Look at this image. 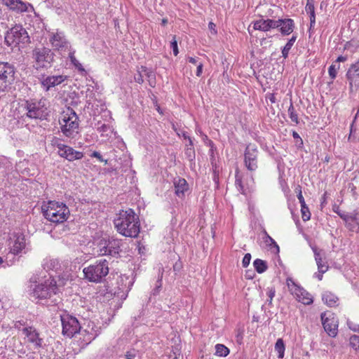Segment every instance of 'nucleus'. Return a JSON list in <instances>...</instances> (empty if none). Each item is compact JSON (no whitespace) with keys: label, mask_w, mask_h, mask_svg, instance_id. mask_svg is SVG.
I'll return each mask as SVG.
<instances>
[{"label":"nucleus","mask_w":359,"mask_h":359,"mask_svg":"<svg viewBox=\"0 0 359 359\" xmlns=\"http://www.w3.org/2000/svg\"><path fill=\"white\" fill-rule=\"evenodd\" d=\"M114 224L116 231L126 237L136 238L140 231L139 217L132 209L121 210Z\"/></svg>","instance_id":"f257e3e1"},{"label":"nucleus","mask_w":359,"mask_h":359,"mask_svg":"<svg viewBox=\"0 0 359 359\" xmlns=\"http://www.w3.org/2000/svg\"><path fill=\"white\" fill-rule=\"evenodd\" d=\"M46 219L54 223H62L69 216V208L63 203L50 201L42 206Z\"/></svg>","instance_id":"f03ea898"},{"label":"nucleus","mask_w":359,"mask_h":359,"mask_svg":"<svg viewBox=\"0 0 359 359\" xmlns=\"http://www.w3.org/2000/svg\"><path fill=\"white\" fill-rule=\"evenodd\" d=\"M22 107L25 110L24 116L30 119H46L49 114L48 102L46 99L25 100Z\"/></svg>","instance_id":"7ed1b4c3"},{"label":"nucleus","mask_w":359,"mask_h":359,"mask_svg":"<svg viewBox=\"0 0 359 359\" xmlns=\"http://www.w3.org/2000/svg\"><path fill=\"white\" fill-rule=\"evenodd\" d=\"M109 262L105 259L97 260L83 270L85 278L92 283H102L108 275Z\"/></svg>","instance_id":"20e7f679"},{"label":"nucleus","mask_w":359,"mask_h":359,"mask_svg":"<svg viewBox=\"0 0 359 359\" xmlns=\"http://www.w3.org/2000/svg\"><path fill=\"white\" fill-rule=\"evenodd\" d=\"M59 123L62 133L67 137H73L78 133L79 118L73 109L67 107L62 111Z\"/></svg>","instance_id":"39448f33"},{"label":"nucleus","mask_w":359,"mask_h":359,"mask_svg":"<svg viewBox=\"0 0 359 359\" xmlns=\"http://www.w3.org/2000/svg\"><path fill=\"white\" fill-rule=\"evenodd\" d=\"M5 41L8 46L25 44L29 41V36L22 25H15L7 31Z\"/></svg>","instance_id":"423d86ee"},{"label":"nucleus","mask_w":359,"mask_h":359,"mask_svg":"<svg viewBox=\"0 0 359 359\" xmlns=\"http://www.w3.org/2000/svg\"><path fill=\"white\" fill-rule=\"evenodd\" d=\"M57 290L56 282L53 279L47 280L43 284L34 285L31 295L35 299H43L55 294Z\"/></svg>","instance_id":"0eeeda50"},{"label":"nucleus","mask_w":359,"mask_h":359,"mask_svg":"<svg viewBox=\"0 0 359 359\" xmlns=\"http://www.w3.org/2000/svg\"><path fill=\"white\" fill-rule=\"evenodd\" d=\"M286 284L290 293L294 296L296 299L305 305H309L313 303L311 295L303 287L298 285L292 278H287Z\"/></svg>","instance_id":"6e6552de"},{"label":"nucleus","mask_w":359,"mask_h":359,"mask_svg":"<svg viewBox=\"0 0 359 359\" xmlns=\"http://www.w3.org/2000/svg\"><path fill=\"white\" fill-rule=\"evenodd\" d=\"M33 58L37 68H43L50 66L53 62L54 54L50 49L45 47L36 48L32 52Z\"/></svg>","instance_id":"1a4fd4ad"},{"label":"nucleus","mask_w":359,"mask_h":359,"mask_svg":"<svg viewBox=\"0 0 359 359\" xmlns=\"http://www.w3.org/2000/svg\"><path fill=\"white\" fill-rule=\"evenodd\" d=\"M62 334L68 337H72L81 330V325L77 318L68 313H64L60 316Z\"/></svg>","instance_id":"9d476101"},{"label":"nucleus","mask_w":359,"mask_h":359,"mask_svg":"<svg viewBox=\"0 0 359 359\" xmlns=\"http://www.w3.org/2000/svg\"><path fill=\"white\" fill-rule=\"evenodd\" d=\"M15 68L8 62H0V92H4L14 81Z\"/></svg>","instance_id":"9b49d317"},{"label":"nucleus","mask_w":359,"mask_h":359,"mask_svg":"<svg viewBox=\"0 0 359 359\" xmlns=\"http://www.w3.org/2000/svg\"><path fill=\"white\" fill-rule=\"evenodd\" d=\"M258 150L255 144H248L244 154L245 165L250 171H255L257 168Z\"/></svg>","instance_id":"f8f14e48"},{"label":"nucleus","mask_w":359,"mask_h":359,"mask_svg":"<svg viewBox=\"0 0 359 359\" xmlns=\"http://www.w3.org/2000/svg\"><path fill=\"white\" fill-rule=\"evenodd\" d=\"M320 317L325 332L332 337H336L338 331V324L333 314L322 313Z\"/></svg>","instance_id":"ddd939ff"},{"label":"nucleus","mask_w":359,"mask_h":359,"mask_svg":"<svg viewBox=\"0 0 359 359\" xmlns=\"http://www.w3.org/2000/svg\"><path fill=\"white\" fill-rule=\"evenodd\" d=\"M350 91H353L359 87V60L352 64L346 74Z\"/></svg>","instance_id":"4468645a"},{"label":"nucleus","mask_w":359,"mask_h":359,"mask_svg":"<svg viewBox=\"0 0 359 359\" xmlns=\"http://www.w3.org/2000/svg\"><path fill=\"white\" fill-rule=\"evenodd\" d=\"M49 41L53 48L57 50H62L68 47V41L65 38L64 32L57 29L55 32L49 34Z\"/></svg>","instance_id":"2eb2a0df"},{"label":"nucleus","mask_w":359,"mask_h":359,"mask_svg":"<svg viewBox=\"0 0 359 359\" xmlns=\"http://www.w3.org/2000/svg\"><path fill=\"white\" fill-rule=\"evenodd\" d=\"M58 154L60 156L66 158L69 161L79 160L83 157L81 151L74 150L72 147L65 144H58Z\"/></svg>","instance_id":"dca6fc26"},{"label":"nucleus","mask_w":359,"mask_h":359,"mask_svg":"<svg viewBox=\"0 0 359 359\" xmlns=\"http://www.w3.org/2000/svg\"><path fill=\"white\" fill-rule=\"evenodd\" d=\"M22 332L27 341L32 344L35 348H41L43 343V339L40 337L39 333L32 326L25 327L22 328Z\"/></svg>","instance_id":"f3484780"},{"label":"nucleus","mask_w":359,"mask_h":359,"mask_svg":"<svg viewBox=\"0 0 359 359\" xmlns=\"http://www.w3.org/2000/svg\"><path fill=\"white\" fill-rule=\"evenodd\" d=\"M25 238L22 233H13L10 238L11 252L18 255L25 248Z\"/></svg>","instance_id":"a211bd4d"},{"label":"nucleus","mask_w":359,"mask_h":359,"mask_svg":"<svg viewBox=\"0 0 359 359\" xmlns=\"http://www.w3.org/2000/svg\"><path fill=\"white\" fill-rule=\"evenodd\" d=\"M276 28H278L283 36L290 35L293 32L294 29V22L291 18H283L276 20Z\"/></svg>","instance_id":"6ab92c4d"},{"label":"nucleus","mask_w":359,"mask_h":359,"mask_svg":"<svg viewBox=\"0 0 359 359\" xmlns=\"http://www.w3.org/2000/svg\"><path fill=\"white\" fill-rule=\"evenodd\" d=\"M67 76H48L42 79L41 83L43 88L46 90H49L51 88L60 85L67 79Z\"/></svg>","instance_id":"aec40b11"},{"label":"nucleus","mask_w":359,"mask_h":359,"mask_svg":"<svg viewBox=\"0 0 359 359\" xmlns=\"http://www.w3.org/2000/svg\"><path fill=\"white\" fill-rule=\"evenodd\" d=\"M253 29L255 30H259L262 32H268L271 29H275L277 24L275 20L261 18L258 20L252 22Z\"/></svg>","instance_id":"412c9836"},{"label":"nucleus","mask_w":359,"mask_h":359,"mask_svg":"<svg viewBox=\"0 0 359 359\" xmlns=\"http://www.w3.org/2000/svg\"><path fill=\"white\" fill-rule=\"evenodd\" d=\"M173 183L175 194L180 198H183L185 192L187 191L189 189V185L186 180L180 177L175 178Z\"/></svg>","instance_id":"4be33fe9"},{"label":"nucleus","mask_w":359,"mask_h":359,"mask_svg":"<svg viewBox=\"0 0 359 359\" xmlns=\"http://www.w3.org/2000/svg\"><path fill=\"white\" fill-rule=\"evenodd\" d=\"M108 245L109 255L116 257L119 255L121 251V247L122 245L121 240L114 238L113 237L107 239Z\"/></svg>","instance_id":"5701e85b"},{"label":"nucleus","mask_w":359,"mask_h":359,"mask_svg":"<svg viewBox=\"0 0 359 359\" xmlns=\"http://www.w3.org/2000/svg\"><path fill=\"white\" fill-rule=\"evenodd\" d=\"M3 2L11 9L18 12L27 11V7L26 4L20 0H2Z\"/></svg>","instance_id":"b1692460"},{"label":"nucleus","mask_w":359,"mask_h":359,"mask_svg":"<svg viewBox=\"0 0 359 359\" xmlns=\"http://www.w3.org/2000/svg\"><path fill=\"white\" fill-rule=\"evenodd\" d=\"M346 226L351 231L359 229V214L358 212L350 213V216L346 219Z\"/></svg>","instance_id":"393cba45"},{"label":"nucleus","mask_w":359,"mask_h":359,"mask_svg":"<svg viewBox=\"0 0 359 359\" xmlns=\"http://www.w3.org/2000/svg\"><path fill=\"white\" fill-rule=\"evenodd\" d=\"M323 302L330 307L337 306L339 298L332 292L326 291L322 295Z\"/></svg>","instance_id":"a878e982"},{"label":"nucleus","mask_w":359,"mask_h":359,"mask_svg":"<svg viewBox=\"0 0 359 359\" xmlns=\"http://www.w3.org/2000/svg\"><path fill=\"white\" fill-rule=\"evenodd\" d=\"M97 252L100 256L109 255L107 241L105 238H102L99 241L97 245Z\"/></svg>","instance_id":"bb28decb"},{"label":"nucleus","mask_w":359,"mask_h":359,"mask_svg":"<svg viewBox=\"0 0 359 359\" xmlns=\"http://www.w3.org/2000/svg\"><path fill=\"white\" fill-rule=\"evenodd\" d=\"M185 156L190 161H192L195 159V150L192 139H189V144H186V149L184 151Z\"/></svg>","instance_id":"cd10ccee"},{"label":"nucleus","mask_w":359,"mask_h":359,"mask_svg":"<svg viewBox=\"0 0 359 359\" xmlns=\"http://www.w3.org/2000/svg\"><path fill=\"white\" fill-rule=\"evenodd\" d=\"M285 346L283 339H278L275 344V351L278 353V358H283L285 355Z\"/></svg>","instance_id":"c85d7f7f"},{"label":"nucleus","mask_w":359,"mask_h":359,"mask_svg":"<svg viewBox=\"0 0 359 359\" xmlns=\"http://www.w3.org/2000/svg\"><path fill=\"white\" fill-rule=\"evenodd\" d=\"M253 266L256 271L259 273H264L267 269L266 262L260 259H256L253 262Z\"/></svg>","instance_id":"c756f323"},{"label":"nucleus","mask_w":359,"mask_h":359,"mask_svg":"<svg viewBox=\"0 0 359 359\" xmlns=\"http://www.w3.org/2000/svg\"><path fill=\"white\" fill-rule=\"evenodd\" d=\"M141 69L144 75H145L148 78L149 85L151 87H154L156 83V78L154 73L151 70L147 69L146 67L142 66Z\"/></svg>","instance_id":"7c9ffc66"},{"label":"nucleus","mask_w":359,"mask_h":359,"mask_svg":"<svg viewBox=\"0 0 359 359\" xmlns=\"http://www.w3.org/2000/svg\"><path fill=\"white\" fill-rule=\"evenodd\" d=\"M297 39V36H292L291 39L287 41L285 46L283 47L282 50V56L284 58H287L288 57L289 52L294 45L295 41Z\"/></svg>","instance_id":"2f4dec72"},{"label":"nucleus","mask_w":359,"mask_h":359,"mask_svg":"<svg viewBox=\"0 0 359 359\" xmlns=\"http://www.w3.org/2000/svg\"><path fill=\"white\" fill-rule=\"evenodd\" d=\"M75 50L71 51L69 54V58L72 62V64L76 68L79 72H84L85 69L83 67L82 65L79 62V60L74 56Z\"/></svg>","instance_id":"473e14b6"},{"label":"nucleus","mask_w":359,"mask_h":359,"mask_svg":"<svg viewBox=\"0 0 359 359\" xmlns=\"http://www.w3.org/2000/svg\"><path fill=\"white\" fill-rule=\"evenodd\" d=\"M216 355L222 357H226L229 353V349L223 344H217L215 346Z\"/></svg>","instance_id":"72a5a7b5"},{"label":"nucleus","mask_w":359,"mask_h":359,"mask_svg":"<svg viewBox=\"0 0 359 359\" xmlns=\"http://www.w3.org/2000/svg\"><path fill=\"white\" fill-rule=\"evenodd\" d=\"M316 262H319L320 259H325V254L322 250H318L316 247H312Z\"/></svg>","instance_id":"f704fd0d"},{"label":"nucleus","mask_w":359,"mask_h":359,"mask_svg":"<svg viewBox=\"0 0 359 359\" xmlns=\"http://www.w3.org/2000/svg\"><path fill=\"white\" fill-rule=\"evenodd\" d=\"M288 114L292 122L295 123L296 124L299 123L298 116L295 112L294 106L292 102L290 103L288 109Z\"/></svg>","instance_id":"c9c22d12"},{"label":"nucleus","mask_w":359,"mask_h":359,"mask_svg":"<svg viewBox=\"0 0 359 359\" xmlns=\"http://www.w3.org/2000/svg\"><path fill=\"white\" fill-rule=\"evenodd\" d=\"M316 264L318 266V270L320 273H325L329 269V266L325 259H320L319 262H316Z\"/></svg>","instance_id":"e433bc0d"},{"label":"nucleus","mask_w":359,"mask_h":359,"mask_svg":"<svg viewBox=\"0 0 359 359\" xmlns=\"http://www.w3.org/2000/svg\"><path fill=\"white\" fill-rule=\"evenodd\" d=\"M349 344L353 348L359 351V335H352L349 339Z\"/></svg>","instance_id":"4c0bfd02"},{"label":"nucleus","mask_w":359,"mask_h":359,"mask_svg":"<svg viewBox=\"0 0 359 359\" xmlns=\"http://www.w3.org/2000/svg\"><path fill=\"white\" fill-rule=\"evenodd\" d=\"M302 217L304 221H308L311 218V212L306 204L301 206Z\"/></svg>","instance_id":"58836bf2"},{"label":"nucleus","mask_w":359,"mask_h":359,"mask_svg":"<svg viewBox=\"0 0 359 359\" xmlns=\"http://www.w3.org/2000/svg\"><path fill=\"white\" fill-rule=\"evenodd\" d=\"M305 11L308 14H309V15H313L315 14L313 0H307L306 5L305 6Z\"/></svg>","instance_id":"ea45409f"},{"label":"nucleus","mask_w":359,"mask_h":359,"mask_svg":"<svg viewBox=\"0 0 359 359\" xmlns=\"http://www.w3.org/2000/svg\"><path fill=\"white\" fill-rule=\"evenodd\" d=\"M339 65L337 66L335 64H332L328 69V73L332 79H334L337 74V70L339 69Z\"/></svg>","instance_id":"a19ab883"},{"label":"nucleus","mask_w":359,"mask_h":359,"mask_svg":"<svg viewBox=\"0 0 359 359\" xmlns=\"http://www.w3.org/2000/svg\"><path fill=\"white\" fill-rule=\"evenodd\" d=\"M276 294V290L274 287H271L267 288V296L269 297V299H267V302H269V304L271 305L272 304L273 299Z\"/></svg>","instance_id":"79ce46f5"},{"label":"nucleus","mask_w":359,"mask_h":359,"mask_svg":"<svg viewBox=\"0 0 359 359\" xmlns=\"http://www.w3.org/2000/svg\"><path fill=\"white\" fill-rule=\"evenodd\" d=\"M170 47L172 49L173 54L175 56L177 55V54L179 53V50H178L177 41L176 36L175 35H174L172 36V41L170 42Z\"/></svg>","instance_id":"37998d69"},{"label":"nucleus","mask_w":359,"mask_h":359,"mask_svg":"<svg viewBox=\"0 0 359 359\" xmlns=\"http://www.w3.org/2000/svg\"><path fill=\"white\" fill-rule=\"evenodd\" d=\"M138 351L135 348H131L126 351L125 354V358L126 359H134L137 355Z\"/></svg>","instance_id":"c03bdc74"},{"label":"nucleus","mask_w":359,"mask_h":359,"mask_svg":"<svg viewBox=\"0 0 359 359\" xmlns=\"http://www.w3.org/2000/svg\"><path fill=\"white\" fill-rule=\"evenodd\" d=\"M251 260V255L250 253H247L245 255L243 260H242V265L244 268H246L249 266L250 262Z\"/></svg>","instance_id":"a18cd8bd"},{"label":"nucleus","mask_w":359,"mask_h":359,"mask_svg":"<svg viewBox=\"0 0 359 359\" xmlns=\"http://www.w3.org/2000/svg\"><path fill=\"white\" fill-rule=\"evenodd\" d=\"M172 128L173 129L177 132V134L179 135V136H182L184 140H187L188 142L189 141V139H191L187 134V132L184 131V130H180V131H177V129L175 128V125L173 124L172 125Z\"/></svg>","instance_id":"49530a36"},{"label":"nucleus","mask_w":359,"mask_h":359,"mask_svg":"<svg viewBox=\"0 0 359 359\" xmlns=\"http://www.w3.org/2000/svg\"><path fill=\"white\" fill-rule=\"evenodd\" d=\"M90 156L91 157H95V158H97L99 161L104 162L105 164L107 163V160H104L102 158V155L98 151H93L91 154Z\"/></svg>","instance_id":"de8ad7c7"},{"label":"nucleus","mask_w":359,"mask_h":359,"mask_svg":"<svg viewBox=\"0 0 359 359\" xmlns=\"http://www.w3.org/2000/svg\"><path fill=\"white\" fill-rule=\"evenodd\" d=\"M143 72L140 71L137 75L135 76V81L138 83H142L144 82L143 79Z\"/></svg>","instance_id":"09e8293b"},{"label":"nucleus","mask_w":359,"mask_h":359,"mask_svg":"<svg viewBox=\"0 0 359 359\" xmlns=\"http://www.w3.org/2000/svg\"><path fill=\"white\" fill-rule=\"evenodd\" d=\"M297 198L300 203V205L301 206L302 205H306V203H305V201H304V198L303 197V195H302V189H301V187H299V191H298V194H297Z\"/></svg>","instance_id":"8fccbe9b"},{"label":"nucleus","mask_w":359,"mask_h":359,"mask_svg":"<svg viewBox=\"0 0 359 359\" xmlns=\"http://www.w3.org/2000/svg\"><path fill=\"white\" fill-rule=\"evenodd\" d=\"M25 322L23 320H18L14 323V327L18 330H20L22 327H25Z\"/></svg>","instance_id":"3c124183"},{"label":"nucleus","mask_w":359,"mask_h":359,"mask_svg":"<svg viewBox=\"0 0 359 359\" xmlns=\"http://www.w3.org/2000/svg\"><path fill=\"white\" fill-rule=\"evenodd\" d=\"M348 327L353 332H359V325L348 323Z\"/></svg>","instance_id":"603ef678"},{"label":"nucleus","mask_w":359,"mask_h":359,"mask_svg":"<svg viewBox=\"0 0 359 359\" xmlns=\"http://www.w3.org/2000/svg\"><path fill=\"white\" fill-rule=\"evenodd\" d=\"M264 234L266 236V242H268V241H270L271 244H273L278 249V245L276 244V243L275 242V241L268 235V233H266V231H264Z\"/></svg>","instance_id":"864d4df0"},{"label":"nucleus","mask_w":359,"mask_h":359,"mask_svg":"<svg viewBox=\"0 0 359 359\" xmlns=\"http://www.w3.org/2000/svg\"><path fill=\"white\" fill-rule=\"evenodd\" d=\"M236 185L239 187V190L242 191V193L243 194V187L242 185V181L237 175L236 176Z\"/></svg>","instance_id":"5fc2aeb1"},{"label":"nucleus","mask_w":359,"mask_h":359,"mask_svg":"<svg viewBox=\"0 0 359 359\" xmlns=\"http://www.w3.org/2000/svg\"><path fill=\"white\" fill-rule=\"evenodd\" d=\"M316 23V15L315 14L313 15H310V29L314 27Z\"/></svg>","instance_id":"6e6d98bb"},{"label":"nucleus","mask_w":359,"mask_h":359,"mask_svg":"<svg viewBox=\"0 0 359 359\" xmlns=\"http://www.w3.org/2000/svg\"><path fill=\"white\" fill-rule=\"evenodd\" d=\"M203 64L199 63L197 66L196 76H200L202 74Z\"/></svg>","instance_id":"4d7b16f0"},{"label":"nucleus","mask_w":359,"mask_h":359,"mask_svg":"<svg viewBox=\"0 0 359 359\" xmlns=\"http://www.w3.org/2000/svg\"><path fill=\"white\" fill-rule=\"evenodd\" d=\"M347 60V56L340 55L337 57L335 62H343Z\"/></svg>","instance_id":"13d9d810"},{"label":"nucleus","mask_w":359,"mask_h":359,"mask_svg":"<svg viewBox=\"0 0 359 359\" xmlns=\"http://www.w3.org/2000/svg\"><path fill=\"white\" fill-rule=\"evenodd\" d=\"M51 142L53 145L56 146L57 147L58 144H62V143L60 142V140L55 137L53 138Z\"/></svg>","instance_id":"bf43d9fd"},{"label":"nucleus","mask_w":359,"mask_h":359,"mask_svg":"<svg viewBox=\"0 0 359 359\" xmlns=\"http://www.w3.org/2000/svg\"><path fill=\"white\" fill-rule=\"evenodd\" d=\"M208 28H209L211 31H212V32H213V34H215L217 33V32L215 31V25L213 22H209V24H208Z\"/></svg>","instance_id":"052dcab7"},{"label":"nucleus","mask_w":359,"mask_h":359,"mask_svg":"<svg viewBox=\"0 0 359 359\" xmlns=\"http://www.w3.org/2000/svg\"><path fill=\"white\" fill-rule=\"evenodd\" d=\"M339 217L346 222V219L350 216V214H345V213H338Z\"/></svg>","instance_id":"680f3d73"},{"label":"nucleus","mask_w":359,"mask_h":359,"mask_svg":"<svg viewBox=\"0 0 359 359\" xmlns=\"http://www.w3.org/2000/svg\"><path fill=\"white\" fill-rule=\"evenodd\" d=\"M268 98H269V100H270V102L271 103H275L276 102V96H275L274 94H269L268 95Z\"/></svg>","instance_id":"e2e57ef3"},{"label":"nucleus","mask_w":359,"mask_h":359,"mask_svg":"<svg viewBox=\"0 0 359 359\" xmlns=\"http://www.w3.org/2000/svg\"><path fill=\"white\" fill-rule=\"evenodd\" d=\"M292 137L294 139H299L301 144L303 143L302 138L300 137L299 135L296 131L292 132Z\"/></svg>","instance_id":"0e129e2a"},{"label":"nucleus","mask_w":359,"mask_h":359,"mask_svg":"<svg viewBox=\"0 0 359 359\" xmlns=\"http://www.w3.org/2000/svg\"><path fill=\"white\" fill-rule=\"evenodd\" d=\"M188 60L190 63H192V64H196L197 62V60L195 57H189L188 58Z\"/></svg>","instance_id":"69168bd1"},{"label":"nucleus","mask_w":359,"mask_h":359,"mask_svg":"<svg viewBox=\"0 0 359 359\" xmlns=\"http://www.w3.org/2000/svg\"><path fill=\"white\" fill-rule=\"evenodd\" d=\"M323 273H320L319 271L318 273H315V276L319 280H321L323 279Z\"/></svg>","instance_id":"338daca9"},{"label":"nucleus","mask_w":359,"mask_h":359,"mask_svg":"<svg viewBox=\"0 0 359 359\" xmlns=\"http://www.w3.org/2000/svg\"><path fill=\"white\" fill-rule=\"evenodd\" d=\"M107 125H102L100 128V131H106L107 130Z\"/></svg>","instance_id":"774afa93"}]
</instances>
